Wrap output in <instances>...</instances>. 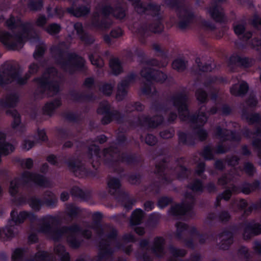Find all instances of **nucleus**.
Masks as SVG:
<instances>
[{
	"label": "nucleus",
	"instance_id": "nucleus-1",
	"mask_svg": "<svg viewBox=\"0 0 261 261\" xmlns=\"http://www.w3.org/2000/svg\"><path fill=\"white\" fill-rule=\"evenodd\" d=\"M40 223L38 231L43 233L54 240L57 241L62 238H66L69 245L73 248L80 246L82 240L81 234L84 238L89 239L91 232L88 230L82 231L77 225H73L70 227H62L56 228L55 225L59 222L58 217L53 215H46L39 219Z\"/></svg>",
	"mask_w": 261,
	"mask_h": 261
},
{
	"label": "nucleus",
	"instance_id": "nucleus-2",
	"mask_svg": "<svg viewBox=\"0 0 261 261\" xmlns=\"http://www.w3.org/2000/svg\"><path fill=\"white\" fill-rule=\"evenodd\" d=\"M187 99V96L185 94L179 93L174 95L172 102L178 110L180 119L190 122L193 125L194 135L185 133H179L178 134L180 142L191 145L194 144L196 138L201 141L206 138L207 132L200 127L206 122L207 116L202 112V108L200 109L197 116H190L186 105Z\"/></svg>",
	"mask_w": 261,
	"mask_h": 261
},
{
	"label": "nucleus",
	"instance_id": "nucleus-3",
	"mask_svg": "<svg viewBox=\"0 0 261 261\" xmlns=\"http://www.w3.org/2000/svg\"><path fill=\"white\" fill-rule=\"evenodd\" d=\"M6 24L10 29L18 27L20 31L14 36L5 32H0V41L9 49L18 50L21 48L28 39H30L31 42L33 40L39 41L38 38L36 36L32 39L29 38L33 27L31 23H23L18 18L11 17L7 20Z\"/></svg>",
	"mask_w": 261,
	"mask_h": 261
},
{
	"label": "nucleus",
	"instance_id": "nucleus-4",
	"mask_svg": "<svg viewBox=\"0 0 261 261\" xmlns=\"http://www.w3.org/2000/svg\"><path fill=\"white\" fill-rule=\"evenodd\" d=\"M101 239L99 244V252L97 256L92 261H109L112 253L121 247L116 240L117 231L111 226H101L98 222H94L91 225Z\"/></svg>",
	"mask_w": 261,
	"mask_h": 261
},
{
	"label": "nucleus",
	"instance_id": "nucleus-5",
	"mask_svg": "<svg viewBox=\"0 0 261 261\" xmlns=\"http://www.w3.org/2000/svg\"><path fill=\"white\" fill-rule=\"evenodd\" d=\"M69 46L68 43L61 42L51 48V51L56 55L57 63L63 70L72 73L76 70L85 69V60L75 54H70L65 57L64 51Z\"/></svg>",
	"mask_w": 261,
	"mask_h": 261
},
{
	"label": "nucleus",
	"instance_id": "nucleus-6",
	"mask_svg": "<svg viewBox=\"0 0 261 261\" xmlns=\"http://www.w3.org/2000/svg\"><path fill=\"white\" fill-rule=\"evenodd\" d=\"M167 64L168 61H165L163 63H159L155 60H150L144 65L141 71V75L148 83L153 81L163 83L167 79V75L160 71L155 70L152 68V66L164 67ZM141 91L144 94L149 95L152 93H153L154 88L150 83L144 84L141 88Z\"/></svg>",
	"mask_w": 261,
	"mask_h": 261
},
{
	"label": "nucleus",
	"instance_id": "nucleus-7",
	"mask_svg": "<svg viewBox=\"0 0 261 261\" xmlns=\"http://www.w3.org/2000/svg\"><path fill=\"white\" fill-rule=\"evenodd\" d=\"M61 77L54 68H48L42 76L37 80V92L48 96L57 94L59 90V82Z\"/></svg>",
	"mask_w": 261,
	"mask_h": 261
},
{
	"label": "nucleus",
	"instance_id": "nucleus-8",
	"mask_svg": "<svg viewBox=\"0 0 261 261\" xmlns=\"http://www.w3.org/2000/svg\"><path fill=\"white\" fill-rule=\"evenodd\" d=\"M125 140V137L123 135H121L120 138L117 140L118 145L116 148L111 147L110 148L106 149L102 152V155L99 154V149L98 147L93 145L89 148V156L95 162H98L100 159L103 160L107 164L111 162L124 161L123 154L121 153L118 147V146L122 143Z\"/></svg>",
	"mask_w": 261,
	"mask_h": 261
},
{
	"label": "nucleus",
	"instance_id": "nucleus-9",
	"mask_svg": "<svg viewBox=\"0 0 261 261\" xmlns=\"http://www.w3.org/2000/svg\"><path fill=\"white\" fill-rule=\"evenodd\" d=\"M39 66L35 63L31 64L29 68V73L21 77L20 72L16 68L10 65L5 68L2 72H0V85L15 82L18 84H24L31 74L35 73L38 70Z\"/></svg>",
	"mask_w": 261,
	"mask_h": 261
},
{
	"label": "nucleus",
	"instance_id": "nucleus-10",
	"mask_svg": "<svg viewBox=\"0 0 261 261\" xmlns=\"http://www.w3.org/2000/svg\"><path fill=\"white\" fill-rule=\"evenodd\" d=\"M20 184H34L42 187H48L51 185L50 181L44 176L25 171L22 173L21 179L15 178L11 181L9 193L12 196H15L17 193Z\"/></svg>",
	"mask_w": 261,
	"mask_h": 261
},
{
	"label": "nucleus",
	"instance_id": "nucleus-11",
	"mask_svg": "<svg viewBox=\"0 0 261 261\" xmlns=\"http://www.w3.org/2000/svg\"><path fill=\"white\" fill-rule=\"evenodd\" d=\"M112 14L118 19H122L125 16V11L121 8H118L115 10H112L111 7L108 5H102L101 8L97 10L93 16L92 25L95 28L104 27L107 28L109 25H105L103 22H100L102 17H106Z\"/></svg>",
	"mask_w": 261,
	"mask_h": 261
},
{
	"label": "nucleus",
	"instance_id": "nucleus-12",
	"mask_svg": "<svg viewBox=\"0 0 261 261\" xmlns=\"http://www.w3.org/2000/svg\"><path fill=\"white\" fill-rule=\"evenodd\" d=\"M162 108L159 105H152L150 108V112L154 116L149 118L148 117L142 115L137 119L136 125H140L145 128H154L161 124L163 122Z\"/></svg>",
	"mask_w": 261,
	"mask_h": 261
},
{
	"label": "nucleus",
	"instance_id": "nucleus-13",
	"mask_svg": "<svg viewBox=\"0 0 261 261\" xmlns=\"http://www.w3.org/2000/svg\"><path fill=\"white\" fill-rule=\"evenodd\" d=\"M259 184L258 181H255L251 184L245 182L242 185L241 189L233 186L231 189L226 190L221 195L218 196L217 198L216 206L219 205V201L222 199L228 200L230 198L232 193H238L241 192L245 194H248L257 189L259 188Z\"/></svg>",
	"mask_w": 261,
	"mask_h": 261
},
{
	"label": "nucleus",
	"instance_id": "nucleus-14",
	"mask_svg": "<svg viewBox=\"0 0 261 261\" xmlns=\"http://www.w3.org/2000/svg\"><path fill=\"white\" fill-rule=\"evenodd\" d=\"M58 201V199L51 192H47L44 195V200L36 197H31L28 203L29 206L34 211H39L42 206L45 204L46 206L53 207Z\"/></svg>",
	"mask_w": 261,
	"mask_h": 261
},
{
	"label": "nucleus",
	"instance_id": "nucleus-15",
	"mask_svg": "<svg viewBox=\"0 0 261 261\" xmlns=\"http://www.w3.org/2000/svg\"><path fill=\"white\" fill-rule=\"evenodd\" d=\"M185 197V199L181 204H176L172 206L170 213L172 215L175 216L182 215L192 209L194 202V195L186 193Z\"/></svg>",
	"mask_w": 261,
	"mask_h": 261
},
{
	"label": "nucleus",
	"instance_id": "nucleus-16",
	"mask_svg": "<svg viewBox=\"0 0 261 261\" xmlns=\"http://www.w3.org/2000/svg\"><path fill=\"white\" fill-rule=\"evenodd\" d=\"M27 219L33 222L37 219V216L32 212L23 211L18 213L14 209L10 213L9 224L15 223V225H18L23 223Z\"/></svg>",
	"mask_w": 261,
	"mask_h": 261
},
{
	"label": "nucleus",
	"instance_id": "nucleus-17",
	"mask_svg": "<svg viewBox=\"0 0 261 261\" xmlns=\"http://www.w3.org/2000/svg\"><path fill=\"white\" fill-rule=\"evenodd\" d=\"M97 112L104 115L101 120L102 123L104 124H108L113 120L118 121V118L120 116V114L117 111H110V106L107 101L100 103L97 109Z\"/></svg>",
	"mask_w": 261,
	"mask_h": 261
},
{
	"label": "nucleus",
	"instance_id": "nucleus-18",
	"mask_svg": "<svg viewBox=\"0 0 261 261\" xmlns=\"http://www.w3.org/2000/svg\"><path fill=\"white\" fill-rule=\"evenodd\" d=\"M225 1L213 0L210 6L207 9V13L210 16L216 21H222L224 19V14L220 4Z\"/></svg>",
	"mask_w": 261,
	"mask_h": 261
},
{
	"label": "nucleus",
	"instance_id": "nucleus-19",
	"mask_svg": "<svg viewBox=\"0 0 261 261\" xmlns=\"http://www.w3.org/2000/svg\"><path fill=\"white\" fill-rule=\"evenodd\" d=\"M136 75L132 73L128 75L125 79L118 86V90L116 94V99L118 101L122 100L127 93L126 88L135 79Z\"/></svg>",
	"mask_w": 261,
	"mask_h": 261
},
{
	"label": "nucleus",
	"instance_id": "nucleus-20",
	"mask_svg": "<svg viewBox=\"0 0 261 261\" xmlns=\"http://www.w3.org/2000/svg\"><path fill=\"white\" fill-rule=\"evenodd\" d=\"M261 233V224L252 221L246 222L244 225V238L245 239H249L253 235H257Z\"/></svg>",
	"mask_w": 261,
	"mask_h": 261
},
{
	"label": "nucleus",
	"instance_id": "nucleus-21",
	"mask_svg": "<svg viewBox=\"0 0 261 261\" xmlns=\"http://www.w3.org/2000/svg\"><path fill=\"white\" fill-rule=\"evenodd\" d=\"M67 164L69 169L73 172L76 176L84 177L91 174L85 167L83 166V164L79 161H70Z\"/></svg>",
	"mask_w": 261,
	"mask_h": 261
},
{
	"label": "nucleus",
	"instance_id": "nucleus-22",
	"mask_svg": "<svg viewBox=\"0 0 261 261\" xmlns=\"http://www.w3.org/2000/svg\"><path fill=\"white\" fill-rule=\"evenodd\" d=\"M178 14L179 18L178 24V27L181 29H184L192 22L193 15L191 12L185 8L180 9Z\"/></svg>",
	"mask_w": 261,
	"mask_h": 261
},
{
	"label": "nucleus",
	"instance_id": "nucleus-23",
	"mask_svg": "<svg viewBox=\"0 0 261 261\" xmlns=\"http://www.w3.org/2000/svg\"><path fill=\"white\" fill-rule=\"evenodd\" d=\"M7 115H11L13 120L12 122V127L16 133H22L25 129V126L20 121V116L15 110H9L6 112Z\"/></svg>",
	"mask_w": 261,
	"mask_h": 261
},
{
	"label": "nucleus",
	"instance_id": "nucleus-24",
	"mask_svg": "<svg viewBox=\"0 0 261 261\" xmlns=\"http://www.w3.org/2000/svg\"><path fill=\"white\" fill-rule=\"evenodd\" d=\"M226 129H222L220 127H218L216 129V136L217 138L222 141L226 140H231L232 141L238 142L241 139L240 135L236 133L230 132Z\"/></svg>",
	"mask_w": 261,
	"mask_h": 261
},
{
	"label": "nucleus",
	"instance_id": "nucleus-25",
	"mask_svg": "<svg viewBox=\"0 0 261 261\" xmlns=\"http://www.w3.org/2000/svg\"><path fill=\"white\" fill-rule=\"evenodd\" d=\"M242 172L241 169H236L233 168L230 172L228 174H225L222 175L218 179V184L222 186H224L231 181H234L238 176L240 175V173Z\"/></svg>",
	"mask_w": 261,
	"mask_h": 261
},
{
	"label": "nucleus",
	"instance_id": "nucleus-26",
	"mask_svg": "<svg viewBox=\"0 0 261 261\" xmlns=\"http://www.w3.org/2000/svg\"><path fill=\"white\" fill-rule=\"evenodd\" d=\"M233 26L234 33L238 36L242 35L244 39H248L251 37V33L246 31V22L244 20L235 22Z\"/></svg>",
	"mask_w": 261,
	"mask_h": 261
},
{
	"label": "nucleus",
	"instance_id": "nucleus-27",
	"mask_svg": "<svg viewBox=\"0 0 261 261\" xmlns=\"http://www.w3.org/2000/svg\"><path fill=\"white\" fill-rule=\"evenodd\" d=\"M248 89V85L244 81H239L230 88V93L234 96H241L246 93Z\"/></svg>",
	"mask_w": 261,
	"mask_h": 261
},
{
	"label": "nucleus",
	"instance_id": "nucleus-28",
	"mask_svg": "<svg viewBox=\"0 0 261 261\" xmlns=\"http://www.w3.org/2000/svg\"><path fill=\"white\" fill-rule=\"evenodd\" d=\"M165 240L161 237L156 238L152 247V252L158 256L162 257L166 253L164 248Z\"/></svg>",
	"mask_w": 261,
	"mask_h": 261
},
{
	"label": "nucleus",
	"instance_id": "nucleus-29",
	"mask_svg": "<svg viewBox=\"0 0 261 261\" xmlns=\"http://www.w3.org/2000/svg\"><path fill=\"white\" fill-rule=\"evenodd\" d=\"M10 219L8 220L6 225L3 228L2 232L7 238L12 239L16 237L18 232L17 225H15V223H11L9 224Z\"/></svg>",
	"mask_w": 261,
	"mask_h": 261
},
{
	"label": "nucleus",
	"instance_id": "nucleus-30",
	"mask_svg": "<svg viewBox=\"0 0 261 261\" xmlns=\"http://www.w3.org/2000/svg\"><path fill=\"white\" fill-rule=\"evenodd\" d=\"M74 28L76 32L77 35L82 41L86 44H90L94 41V39L92 37L89 36L84 32L82 23L80 22L75 23L74 24Z\"/></svg>",
	"mask_w": 261,
	"mask_h": 261
},
{
	"label": "nucleus",
	"instance_id": "nucleus-31",
	"mask_svg": "<svg viewBox=\"0 0 261 261\" xmlns=\"http://www.w3.org/2000/svg\"><path fill=\"white\" fill-rule=\"evenodd\" d=\"M218 240L220 241V248L226 249L232 243V234L228 231H224L219 234Z\"/></svg>",
	"mask_w": 261,
	"mask_h": 261
},
{
	"label": "nucleus",
	"instance_id": "nucleus-32",
	"mask_svg": "<svg viewBox=\"0 0 261 261\" xmlns=\"http://www.w3.org/2000/svg\"><path fill=\"white\" fill-rule=\"evenodd\" d=\"M176 237L178 239H180L182 236L185 235L187 232L191 234H194L196 230L194 227L189 228L184 223H178L176 224Z\"/></svg>",
	"mask_w": 261,
	"mask_h": 261
},
{
	"label": "nucleus",
	"instance_id": "nucleus-33",
	"mask_svg": "<svg viewBox=\"0 0 261 261\" xmlns=\"http://www.w3.org/2000/svg\"><path fill=\"white\" fill-rule=\"evenodd\" d=\"M18 97L16 93L8 95L5 99L0 100V107L2 108H10L15 106Z\"/></svg>",
	"mask_w": 261,
	"mask_h": 261
},
{
	"label": "nucleus",
	"instance_id": "nucleus-34",
	"mask_svg": "<svg viewBox=\"0 0 261 261\" xmlns=\"http://www.w3.org/2000/svg\"><path fill=\"white\" fill-rule=\"evenodd\" d=\"M67 11L70 14L76 17H81L89 13L90 8L88 6H81L76 8L73 5L67 9Z\"/></svg>",
	"mask_w": 261,
	"mask_h": 261
},
{
	"label": "nucleus",
	"instance_id": "nucleus-35",
	"mask_svg": "<svg viewBox=\"0 0 261 261\" xmlns=\"http://www.w3.org/2000/svg\"><path fill=\"white\" fill-rule=\"evenodd\" d=\"M108 189L109 193L112 195H115L120 191V182L119 179L111 177L107 183Z\"/></svg>",
	"mask_w": 261,
	"mask_h": 261
},
{
	"label": "nucleus",
	"instance_id": "nucleus-36",
	"mask_svg": "<svg viewBox=\"0 0 261 261\" xmlns=\"http://www.w3.org/2000/svg\"><path fill=\"white\" fill-rule=\"evenodd\" d=\"M61 104V101L58 99L46 103L43 108L44 114L51 116L54 113L55 110L60 106Z\"/></svg>",
	"mask_w": 261,
	"mask_h": 261
},
{
	"label": "nucleus",
	"instance_id": "nucleus-37",
	"mask_svg": "<svg viewBox=\"0 0 261 261\" xmlns=\"http://www.w3.org/2000/svg\"><path fill=\"white\" fill-rule=\"evenodd\" d=\"M54 252L61 261L69 260V254L63 246L61 245L56 246L54 248Z\"/></svg>",
	"mask_w": 261,
	"mask_h": 261
},
{
	"label": "nucleus",
	"instance_id": "nucleus-38",
	"mask_svg": "<svg viewBox=\"0 0 261 261\" xmlns=\"http://www.w3.org/2000/svg\"><path fill=\"white\" fill-rule=\"evenodd\" d=\"M186 252L184 250L178 249L171 246L168 250V255H169V261H178L177 257L182 256Z\"/></svg>",
	"mask_w": 261,
	"mask_h": 261
},
{
	"label": "nucleus",
	"instance_id": "nucleus-39",
	"mask_svg": "<svg viewBox=\"0 0 261 261\" xmlns=\"http://www.w3.org/2000/svg\"><path fill=\"white\" fill-rule=\"evenodd\" d=\"M143 217V212L141 209H136L133 212L130 219L132 225L140 224Z\"/></svg>",
	"mask_w": 261,
	"mask_h": 261
},
{
	"label": "nucleus",
	"instance_id": "nucleus-40",
	"mask_svg": "<svg viewBox=\"0 0 261 261\" xmlns=\"http://www.w3.org/2000/svg\"><path fill=\"white\" fill-rule=\"evenodd\" d=\"M110 68L115 75L119 74L122 71L121 62L117 58L112 59L110 61Z\"/></svg>",
	"mask_w": 261,
	"mask_h": 261
},
{
	"label": "nucleus",
	"instance_id": "nucleus-41",
	"mask_svg": "<svg viewBox=\"0 0 261 261\" xmlns=\"http://www.w3.org/2000/svg\"><path fill=\"white\" fill-rule=\"evenodd\" d=\"M247 205V203L244 199L235 200L231 204L230 210L233 212H237L245 208Z\"/></svg>",
	"mask_w": 261,
	"mask_h": 261
},
{
	"label": "nucleus",
	"instance_id": "nucleus-42",
	"mask_svg": "<svg viewBox=\"0 0 261 261\" xmlns=\"http://www.w3.org/2000/svg\"><path fill=\"white\" fill-rule=\"evenodd\" d=\"M172 66L173 69L182 71L186 68L187 62L183 58H178L173 61Z\"/></svg>",
	"mask_w": 261,
	"mask_h": 261
},
{
	"label": "nucleus",
	"instance_id": "nucleus-43",
	"mask_svg": "<svg viewBox=\"0 0 261 261\" xmlns=\"http://www.w3.org/2000/svg\"><path fill=\"white\" fill-rule=\"evenodd\" d=\"M122 31L120 28H118L114 29L111 31V36H109L108 35L105 36L104 40L107 43L111 44L112 43L111 37L118 38L122 36Z\"/></svg>",
	"mask_w": 261,
	"mask_h": 261
},
{
	"label": "nucleus",
	"instance_id": "nucleus-44",
	"mask_svg": "<svg viewBox=\"0 0 261 261\" xmlns=\"http://www.w3.org/2000/svg\"><path fill=\"white\" fill-rule=\"evenodd\" d=\"M46 48V45L43 42L39 41L38 44L36 46L35 51L34 53V58L36 60H39L43 56Z\"/></svg>",
	"mask_w": 261,
	"mask_h": 261
},
{
	"label": "nucleus",
	"instance_id": "nucleus-45",
	"mask_svg": "<svg viewBox=\"0 0 261 261\" xmlns=\"http://www.w3.org/2000/svg\"><path fill=\"white\" fill-rule=\"evenodd\" d=\"M28 8L33 11H37L41 9L43 6L42 0H29L28 2Z\"/></svg>",
	"mask_w": 261,
	"mask_h": 261
},
{
	"label": "nucleus",
	"instance_id": "nucleus-46",
	"mask_svg": "<svg viewBox=\"0 0 261 261\" xmlns=\"http://www.w3.org/2000/svg\"><path fill=\"white\" fill-rule=\"evenodd\" d=\"M189 188L193 192H201L203 187L202 182L199 180H195L189 186Z\"/></svg>",
	"mask_w": 261,
	"mask_h": 261
},
{
	"label": "nucleus",
	"instance_id": "nucleus-47",
	"mask_svg": "<svg viewBox=\"0 0 261 261\" xmlns=\"http://www.w3.org/2000/svg\"><path fill=\"white\" fill-rule=\"evenodd\" d=\"M89 59L91 61V63L96 67H101L104 65V62L102 59L98 57L96 54L90 56Z\"/></svg>",
	"mask_w": 261,
	"mask_h": 261
},
{
	"label": "nucleus",
	"instance_id": "nucleus-48",
	"mask_svg": "<svg viewBox=\"0 0 261 261\" xmlns=\"http://www.w3.org/2000/svg\"><path fill=\"white\" fill-rule=\"evenodd\" d=\"M60 30V25L57 23L50 24L45 29V31L50 35H55L58 33Z\"/></svg>",
	"mask_w": 261,
	"mask_h": 261
},
{
	"label": "nucleus",
	"instance_id": "nucleus-49",
	"mask_svg": "<svg viewBox=\"0 0 261 261\" xmlns=\"http://www.w3.org/2000/svg\"><path fill=\"white\" fill-rule=\"evenodd\" d=\"M65 212L70 217H72L76 215L79 212V208L74 205L70 204L66 206Z\"/></svg>",
	"mask_w": 261,
	"mask_h": 261
},
{
	"label": "nucleus",
	"instance_id": "nucleus-50",
	"mask_svg": "<svg viewBox=\"0 0 261 261\" xmlns=\"http://www.w3.org/2000/svg\"><path fill=\"white\" fill-rule=\"evenodd\" d=\"M24 254V250L20 248L14 249L12 253V261H19Z\"/></svg>",
	"mask_w": 261,
	"mask_h": 261
},
{
	"label": "nucleus",
	"instance_id": "nucleus-51",
	"mask_svg": "<svg viewBox=\"0 0 261 261\" xmlns=\"http://www.w3.org/2000/svg\"><path fill=\"white\" fill-rule=\"evenodd\" d=\"M197 99L201 103L205 102L207 99V94L202 89H198L195 93Z\"/></svg>",
	"mask_w": 261,
	"mask_h": 261
},
{
	"label": "nucleus",
	"instance_id": "nucleus-52",
	"mask_svg": "<svg viewBox=\"0 0 261 261\" xmlns=\"http://www.w3.org/2000/svg\"><path fill=\"white\" fill-rule=\"evenodd\" d=\"M202 155L206 160H211L214 157L213 149L209 146H206L202 153Z\"/></svg>",
	"mask_w": 261,
	"mask_h": 261
},
{
	"label": "nucleus",
	"instance_id": "nucleus-53",
	"mask_svg": "<svg viewBox=\"0 0 261 261\" xmlns=\"http://www.w3.org/2000/svg\"><path fill=\"white\" fill-rule=\"evenodd\" d=\"M114 84H103L100 88V91L105 95H110L112 93Z\"/></svg>",
	"mask_w": 261,
	"mask_h": 261
},
{
	"label": "nucleus",
	"instance_id": "nucleus-54",
	"mask_svg": "<svg viewBox=\"0 0 261 261\" xmlns=\"http://www.w3.org/2000/svg\"><path fill=\"white\" fill-rule=\"evenodd\" d=\"M196 63L197 64V66L200 71L207 72L211 71L213 69L212 66L209 64H206L202 66V63L201 62L200 59H197L196 60Z\"/></svg>",
	"mask_w": 261,
	"mask_h": 261
},
{
	"label": "nucleus",
	"instance_id": "nucleus-55",
	"mask_svg": "<svg viewBox=\"0 0 261 261\" xmlns=\"http://www.w3.org/2000/svg\"><path fill=\"white\" fill-rule=\"evenodd\" d=\"M171 201V199L167 197H162L159 199L158 205L162 208L168 205Z\"/></svg>",
	"mask_w": 261,
	"mask_h": 261
},
{
	"label": "nucleus",
	"instance_id": "nucleus-56",
	"mask_svg": "<svg viewBox=\"0 0 261 261\" xmlns=\"http://www.w3.org/2000/svg\"><path fill=\"white\" fill-rule=\"evenodd\" d=\"M180 172V173L177 175V177L179 179L186 177L189 173L188 170L183 166L178 167L176 169V172Z\"/></svg>",
	"mask_w": 261,
	"mask_h": 261
},
{
	"label": "nucleus",
	"instance_id": "nucleus-57",
	"mask_svg": "<svg viewBox=\"0 0 261 261\" xmlns=\"http://www.w3.org/2000/svg\"><path fill=\"white\" fill-rule=\"evenodd\" d=\"M248 60L247 58H241L240 57L237 55H232L230 57L229 61L232 63H244V62L247 63Z\"/></svg>",
	"mask_w": 261,
	"mask_h": 261
},
{
	"label": "nucleus",
	"instance_id": "nucleus-58",
	"mask_svg": "<svg viewBox=\"0 0 261 261\" xmlns=\"http://www.w3.org/2000/svg\"><path fill=\"white\" fill-rule=\"evenodd\" d=\"M174 131L173 129H170L162 132L160 133L161 137L164 139H169L173 136Z\"/></svg>",
	"mask_w": 261,
	"mask_h": 261
},
{
	"label": "nucleus",
	"instance_id": "nucleus-59",
	"mask_svg": "<svg viewBox=\"0 0 261 261\" xmlns=\"http://www.w3.org/2000/svg\"><path fill=\"white\" fill-rule=\"evenodd\" d=\"M71 194L74 196L82 198L84 197V192L79 187H73L71 191Z\"/></svg>",
	"mask_w": 261,
	"mask_h": 261
},
{
	"label": "nucleus",
	"instance_id": "nucleus-60",
	"mask_svg": "<svg viewBox=\"0 0 261 261\" xmlns=\"http://www.w3.org/2000/svg\"><path fill=\"white\" fill-rule=\"evenodd\" d=\"M244 171L248 175H252L255 171L254 168L252 164L246 163L244 165Z\"/></svg>",
	"mask_w": 261,
	"mask_h": 261
},
{
	"label": "nucleus",
	"instance_id": "nucleus-61",
	"mask_svg": "<svg viewBox=\"0 0 261 261\" xmlns=\"http://www.w3.org/2000/svg\"><path fill=\"white\" fill-rule=\"evenodd\" d=\"M34 145V142L33 141H32L29 139H26L23 141L22 145V147L23 149H25L26 150H29L32 148Z\"/></svg>",
	"mask_w": 261,
	"mask_h": 261
},
{
	"label": "nucleus",
	"instance_id": "nucleus-62",
	"mask_svg": "<svg viewBox=\"0 0 261 261\" xmlns=\"http://www.w3.org/2000/svg\"><path fill=\"white\" fill-rule=\"evenodd\" d=\"M46 17L44 15H40L37 19L36 24L38 27H43L46 23Z\"/></svg>",
	"mask_w": 261,
	"mask_h": 261
},
{
	"label": "nucleus",
	"instance_id": "nucleus-63",
	"mask_svg": "<svg viewBox=\"0 0 261 261\" xmlns=\"http://www.w3.org/2000/svg\"><path fill=\"white\" fill-rule=\"evenodd\" d=\"M145 141L149 145H154L156 142V139L151 135H148L145 138Z\"/></svg>",
	"mask_w": 261,
	"mask_h": 261
},
{
	"label": "nucleus",
	"instance_id": "nucleus-64",
	"mask_svg": "<svg viewBox=\"0 0 261 261\" xmlns=\"http://www.w3.org/2000/svg\"><path fill=\"white\" fill-rule=\"evenodd\" d=\"M33 160L30 158L24 159L21 161V165L23 168L30 169L33 166Z\"/></svg>",
	"mask_w": 261,
	"mask_h": 261
}]
</instances>
